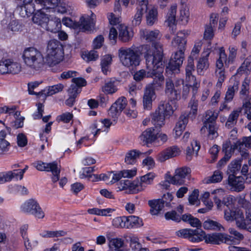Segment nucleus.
I'll use <instances>...</instances> for the list:
<instances>
[{
	"label": "nucleus",
	"mask_w": 251,
	"mask_h": 251,
	"mask_svg": "<svg viewBox=\"0 0 251 251\" xmlns=\"http://www.w3.org/2000/svg\"><path fill=\"white\" fill-rule=\"evenodd\" d=\"M146 50L144 52V58L146 60V69L147 71L144 69L136 72L133 76L136 81H140L146 76L147 77H153V81L155 84L160 86L164 81V77L162 74L158 73L156 70L163 65V54L161 47L159 44H156L151 47L148 46H145Z\"/></svg>",
	"instance_id": "1"
},
{
	"label": "nucleus",
	"mask_w": 251,
	"mask_h": 251,
	"mask_svg": "<svg viewBox=\"0 0 251 251\" xmlns=\"http://www.w3.org/2000/svg\"><path fill=\"white\" fill-rule=\"evenodd\" d=\"M203 240L206 243L219 245L224 243L229 245V251H245L244 248L232 245L234 242V239L229 235L221 233H215L205 235L204 231L193 230L192 235L190 236L189 241L192 242H199Z\"/></svg>",
	"instance_id": "2"
},
{
	"label": "nucleus",
	"mask_w": 251,
	"mask_h": 251,
	"mask_svg": "<svg viewBox=\"0 0 251 251\" xmlns=\"http://www.w3.org/2000/svg\"><path fill=\"white\" fill-rule=\"evenodd\" d=\"M186 41L183 37L177 36L172 41L173 45L178 46L179 50L176 51L174 56L171 59L168 66L166 68V72H172L173 74L178 73L179 68L182 65L184 58V50Z\"/></svg>",
	"instance_id": "3"
},
{
	"label": "nucleus",
	"mask_w": 251,
	"mask_h": 251,
	"mask_svg": "<svg viewBox=\"0 0 251 251\" xmlns=\"http://www.w3.org/2000/svg\"><path fill=\"white\" fill-rule=\"evenodd\" d=\"M23 57L25 64L33 71H40L44 67V57L41 52L34 48L25 50Z\"/></svg>",
	"instance_id": "4"
},
{
	"label": "nucleus",
	"mask_w": 251,
	"mask_h": 251,
	"mask_svg": "<svg viewBox=\"0 0 251 251\" xmlns=\"http://www.w3.org/2000/svg\"><path fill=\"white\" fill-rule=\"evenodd\" d=\"M118 57L121 64L128 69L139 66L141 62L140 55L138 51L131 48H121L118 50Z\"/></svg>",
	"instance_id": "5"
},
{
	"label": "nucleus",
	"mask_w": 251,
	"mask_h": 251,
	"mask_svg": "<svg viewBox=\"0 0 251 251\" xmlns=\"http://www.w3.org/2000/svg\"><path fill=\"white\" fill-rule=\"evenodd\" d=\"M243 140L241 139L237 141L233 145H231L229 141H226L223 144L222 150L225 153L224 156L219 161V165H224L231 158L232 153L235 150H237L243 157L246 158L249 156V153L246 149V147Z\"/></svg>",
	"instance_id": "6"
},
{
	"label": "nucleus",
	"mask_w": 251,
	"mask_h": 251,
	"mask_svg": "<svg viewBox=\"0 0 251 251\" xmlns=\"http://www.w3.org/2000/svg\"><path fill=\"white\" fill-rule=\"evenodd\" d=\"M183 82L182 79L176 78L174 75L166 78L164 91L170 100H177L180 98V90Z\"/></svg>",
	"instance_id": "7"
},
{
	"label": "nucleus",
	"mask_w": 251,
	"mask_h": 251,
	"mask_svg": "<svg viewBox=\"0 0 251 251\" xmlns=\"http://www.w3.org/2000/svg\"><path fill=\"white\" fill-rule=\"evenodd\" d=\"M174 110L169 102L161 101L155 111L151 115V122L156 127H161L165 124V118L173 114Z\"/></svg>",
	"instance_id": "8"
},
{
	"label": "nucleus",
	"mask_w": 251,
	"mask_h": 251,
	"mask_svg": "<svg viewBox=\"0 0 251 251\" xmlns=\"http://www.w3.org/2000/svg\"><path fill=\"white\" fill-rule=\"evenodd\" d=\"M190 174V168L187 167H182L176 170L174 176L167 174L165 178L169 183H172L174 185H180L185 184L186 179H189Z\"/></svg>",
	"instance_id": "9"
},
{
	"label": "nucleus",
	"mask_w": 251,
	"mask_h": 251,
	"mask_svg": "<svg viewBox=\"0 0 251 251\" xmlns=\"http://www.w3.org/2000/svg\"><path fill=\"white\" fill-rule=\"evenodd\" d=\"M21 70L20 64L12 59L2 58L0 60V74L1 75L16 74Z\"/></svg>",
	"instance_id": "10"
},
{
	"label": "nucleus",
	"mask_w": 251,
	"mask_h": 251,
	"mask_svg": "<svg viewBox=\"0 0 251 251\" xmlns=\"http://www.w3.org/2000/svg\"><path fill=\"white\" fill-rule=\"evenodd\" d=\"M34 167L40 171H50L53 176L52 180L54 182L57 181L59 178V174L60 170L58 168L57 163L56 162H53L50 163H47L39 161L34 164Z\"/></svg>",
	"instance_id": "11"
},
{
	"label": "nucleus",
	"mask_w": 251,
	"mask_h": 251,
	"mask_svg": "<svg viewBox=\"0 0 251 251\" xmlns=\"http://www.w3.org/2000/svg\"><path fill=\"white\" fill-rule=\"evenodd\" d=\"M117 185L119 191H125L126 194H136L143 191L142 186L138 185L137 181H132L127 179L121 180Z\"/></svg>",
	"instance_id": "12"
},
{
	"label": "nucleus",
	"mask_w": 251,
	"mask_h": 251,
	"mask_svg": "<svg viewBox=\"0 0 251 251\" xmlns=\"http://www.w3.org/2000/svg\"><path fill=\"white\" fill-rule=\"evenodd\" d=\"M96 16L91 12V16L84 14L80 18L79 21L75 23V27L83 31H90L94 28Z\"/></svg>",
	"instance_id": "13"
},
{
	"label": "nucleus",
	"mask_w": 251,
	"mask_h": 251,
	"mask_svg": "<svg viewBox=\"0 0 251 251\" xmlns=\"http://www.w3.org/2000/svg\"><path fill=\"white\" fill-rule=\"evenodd\" d=\"M155 84L152 82L148 85L143 96V105L145 109L150 110L152 107V99L155 95L154 87Z\"/></svg>",
	"instance_id": "14"
},
{
	"label": "nucleus",
	"mask_w": 251,
	"mask_h": 251,
	"mask_svg": "<svg viewBox=\"0 0 251 251\" xmlns=\"http://www.w3.org/2000/svg\"><path fill=\"white\" fill-rule=\"evenodd\" d=\"M227 182L231 191L239 192L245 188L244 178L241 176L229 175Z\"/></svg>",
	"instance_id": "15"
},
{
	"label": "nucleus",
	"mask_w": 251,
	"mask_h": 251,
	"mask_svg": "<svg viewBox=\"0 0 251 251\" xmlns=\"http://www.w3.org/2000/svg\"><path fill=\"white\" fill-rule=\"evenodd\" d=\"M218 116V113L212 110H207L203 115L202 122L203 126L201 129V133L204 134L206 132L207 126L216 124V121Z\"/></svg>",
	"instance_id": "16"
},
{
	"label": "nucleus",
	"mask_w": 251,
	"mask_h": 251,
	"mask_svg": "<svg viewBox=\"0 0 251 251\" xmlns=\"http://www.w3.org/2000/svg\"><path fill=\"white\" fill-rule=\"evenodd\" d=\"M137 11L132 21V25L135 26L140 24L143 13L147 12L149 0H137Z\"/></svg>",
	"instance_id": "17"
},
{
	"label": "nucleus",
	"mask_w": 251,
	"mask_h": 251,
	"mask_svg": "<svg viewBox=\"0 0 251 251\" xmlns=\"http://www.w3.org/2000/svg\"><path fill=\"white\" fill-rule=\"evenodd\" d=\"M180 150L176 146L169 147L160 152L158 155V159L161 162H163L171 158L178 155Z\"/></svg>",
	"instance_id": "18"
},
{
	"label": "nucleus",
	"mask_w": 251,
	"mask_h": 251,
	"mask_svg": "<svg viewBox=\"0 0 251 251\" xmlns=\"http://www.w3.org/2000/svg\"><path fill=\"white\" fill-rule=\"evenodd\" d=\"M127 104V100L125 97H122L118 99L114 103L109 110V114L112 117H115L117 114L122 112Z\"/></svg>",
	"instance_id": "19"
},
{
	"label": "nucleus",
	"mask_w": 251,
	"mask_h": 251,
	"mask_svg": "<svg viewBox=\"0 0 251 251\" xmlns=\"http://www.w3.org/2000/svg\"><path fill=\"white\" fill-rule=\"evenodd\" d=\"M158 131L154 127L148 128L139 136L141 141L145 144L151 143L157 138Z\"/></svg>",
	"instance_id": "20"
},
{
	"label": "nucleus",
	"mask_w": 251,
	"mask_h": 251,
	"mask_svg": "<svg viewBox=\"0 0 251 251\" xmlns=\"http://www.w3.org/2000/svg\"><path fill=\"white\" fill-rule=\"evenodd\" d=\"M177 6L176 4L172 5L168 14L166 22L167 23L172 33L174 34L176 30V12Z\"/></svg>",
	"instance_id": "21"
},
{
	"label": "nucleus",
	"mask_w": 251,
	"mask_h": 251,
	"mask_svg": "<svg viewBox=\"0 0 251 251\" xmlns=\"http://www.w3.org/2000/svg\"><path fill=\"white\" fill-rule=\"evenodd\" d=\"M143 36L144 38L147 41L152 42L151 46L149 45H145L143 46V48L145 50V51H146V50L145 49V46H150V47H151L152 45L156 44H159L161 47L162 50H163L162 45L159 43L155 42L156 40L160 39V32L158 30H155L153 31L146 30L143 31ZM162 54L163 55V53Z\"/></svg>",
	"instance_id": "22"
},
{
	"label": "nucleus",
	"mask_w": 251,
	"mask_h": 251,
	"mask_svg": "<svg viewBox=\"0 0 251 251\" xmlns=\"http://www.w3.org/2000/svg\"><path fill=\"white\" fill-rule=\"evenodd\" d=\"M136 175V171L133 170H123L120 172H110V177L111 178V184L114 183L123 177H131Z\"/></svg>",
	"instance_id": "23"
},
{
	"label": "nucleus",
	"mask_w": 251,
	"mask_h": 251,
	"mask_svg": "<svg viewBox=\"0 0 251 251\" xmlns=\"http://www.w3.org/2000/svg\"><path fill=\"white\" fill-rule=\"evenodd\" d=\"M188 117L189 114L184 113L179 118L175 128L176 138L179 137L181 135L183 130L185 128L188 122Z\"/></svg>",
	"instance_id": "24"
},
{
	"label": "nucleus",
	"mask_w": 251,
	"mask_h": 251,
	"mask_svg": "<svg viewBox=\"0 0 251 251\" xmlns=\"http://www.w3.org/2000/svg\"><path fill=\"white\" fill-rule=\"evenodd\" d=\"M61 23L60 20L56 17H49L47 26L45 29L53 33H56L61 28Z\"/></svg>",
	"instance_id": "25"
},
{
	"label": "nucleus",
	"mask_w": 251,
	"mask_h": 251,
	"mask_svg": "<svg viewBox=\"0 0 251 251\" xmlns=\"http://www.w3.org/2000/svg\"><path fill=\"white\" fill-rule=\"evenodd\" d=\"M165 201L162 199L150 200L148 204L151 207L150 212L152 215H156L164 207Z\"/></svg>",
	"instance_id": "26"
},
{
	"label": "nucleus",
	"mask_w": 251,
	"mask_h": 251,
	"mask_svg": "<svg viewBox=\"0 0 251 251\" xmlns=\"http://www.w3.org/2000/svg\"><path fill=\"white\" fill-rule=\"evenodd\" d=\"M49 16L48 15L38 11L32 17L33 22L37 25L40 26L43 29L47 26Z\"/></svg>",
	"instance_id": "27"
},
{
	"label": "nucleus",
	"mask_w": 251,
	"mask_h": 251,
	"mask_svg": "<svg viewBox=\"0 0 251 251\" xmlns=\"http://www.w3.org/2000/svg\"><path fill=\"white\" fill-rule=\"evenodd\" d=\"M234 220L236 222V226L241 229L247 228V226L251 224V221H247V216L245 219L243 212L239 209H237Z\"/></svg>",
	"instance_id": "28"
},
{
	"label": "nucleus",
	"mask_w": 251,
	"mask_h": 251,
	"mask_svg": "<svg viewBox=\"0 0 251 251\" xmlns=\"http://www.w3.org/2000/svg\"><path fill=\"white\" fill-rule=\"evenodd\" d=\"M133 36V33L128 31L125 25H120L119 27V39L123 42L129 41Z\"/></svg>",
	"instance_id": "29"
},
{
	"label": "nucleus",
	"mask_w": 251,
	"mask_h": 251,
	"mask_svg": "<svg viewBox=\"0 0 251 251\" xmlns=\"http://www.w3.org/2000/svg\"><path fill=\"white\" fill-rule=\"evenodd\" d=\"M62 50V45L56 40H50L47 46V52L61 55Z\"/></svg>",
	"instance_id": "30"
},
{
	"label": "nucleus",
	"mask_w": 251,
	"mask_h": 251,
	"mask_svg": "<svg viewBox=\"0 0 251 251\" xmlns=\"http://www.w3.org/2000/svg\"><path fill=\"white\" fill-rule=\"evenodd\" d=\"M67 232L63 230H45L40 233V235L45 238H54L65 236Z\"/></svg>",
	"instance_id": "31"
},
{
	"label": "nucleus",
	"mask_w": 251,
	"mask_h": 251,
	"mask_svg": "<svg viewBox=\"0 0 251 251\" xmlns=\"http://www.w3.org/2000/svg\"><path fill=\"white\" fill-rule=\"evenodd\" d=\"M200 149V145L196 140H194L191 142L190 146H188L186 150V158L188 160L192 159L193 155H198V151Z\"/></svg>",
	"instance_id": "32"
},
{
	"label": "nucleus",
	"mask_w": 251,
	"mask_h": 251,
	"mask_svg": "<svg viewBox=\"0 0 251 251\" xmlns=\"http://www.w3.org/2000/svg\"><path fill=\"white\" fill-rule=\"evenodd\" d=\"M69 98L66 100V104L70 106H72L75 101V99L78 94L80 93V90L77 88L76 86L71 85L68 89Z\"/></svg>",
	"instance_id": "33"
},
{
	"label": "nucleus",
	"mask_w": 251,
	"mask_h": 251,
	"mask_svg": "<svg viewBox=\"0 0 251 251\" xmlns=\"http://www.w3.org/2000/svg\"><path fill=\"white\" fill-rule=\"evenodd\" d=\"M143 153L139 151L134 150L128 151L126 156L125 160L127 164H133L136 162L137 158Z\"/></svg>",
	"instance_id": "34"
},
{
	"label": "nucleus",
	"mask_w": 251,
	"mask_h": 251,
	"mask_svg": "<svg viewBox=\"0 0 251 251\" xmlns=\"http://www.w3.org/2000/svg\"><path fill=\"white\" fill-rule=\"evenodd\" d=\"M241 112L244 110L245 114H246L247 118L251 120V96H247L243 100L242 107H239Z\"/></svg>",
	"instance_id": "35"
},
{
	"label": "nucleus",
	"mask_w": 251,
	"mask_h": 251,
	"mask_svg": "<svg viewBox=\"0 0 251 251\" xmlns=\"http://www.w3.org/2000/svg\"><path fill=\"white\" fill-rule=\"evenodd\" d=\"M240 113L241 109H240L239 108L236 110L233 111L228 116L226 123V126L228 128H230L233 127L237 123Z\"/></svg>",
	"instance_id": "36"
},
{
	"label": "nucleus",
	"mask_w": 251,
	"mask_h": 251,
	"mask_svg": "<svg viewBox=\"0 0 251 251\" xmlns=\"http://www.w3.org/2000/svg\"><path fill=\"white\" fill-rule=\"evenodd\" d=\"M238 203L240 206L245 209L247 221H251V203L244 198H240Z\"/></svg>",
	"instance_id": "37"
},
{
	"label": "nucleus",
	"mask_w": 251,
	"mask_h": 251,
	"mask_svg": "<svg viewBox=\"0 0 251 251\" xmlns=\"http://www.w3.org/2000/svg\"><path fill=\"white\" fill-rule=\"evenodd\" d=\"M209 53L205 56H203L199 59L197 65V72L199 74H201L203 71L207 70L209 67V62L208 60V56Z\"/></svg>",
	"instance_id": "38"
},
{
	"label": "nucleus",
	"mask_w": 251,
	"mask_h": 251,
	"mask_svg": "<svg viewBox=\"0 0 251 251\" xmlns=\"http://www.w3.org/2000/svg\"><path fill=\"white\" fill-rule=\"evenodd\" d=\"M112 57L111 55L106 54L103 56L101 59V70L104 74L106 75L112 63Z\"/></svg>",
	"instance_id": "39"
},
{
	"label": "nucleus",
	"mask_w": 251,
	"mask_h": 251,
	"mask_svg": "<svg viewBox=\"0 0 251 251\" xmlns=\"http://www.w3.org/2000/svg\"><path fill=\"white\" fill-rule=\"evenodd\" d=\"M60 56L58 54L53 53L47 52L46 56L45 64L47 63L48 65L51 66L58 64L61 60Z\"/></svg>",
	"instance_id": "40"
},
{
	"label": "nucleus",
	"mask_w": 251,
	"mask_h": 251,
	"mask_svg": "<svg viewBox=\"0 0 251 251\" xmlns=\"http://www.w3.org/2000/svg\"><path fill=\"white\" fill-rule=\"evenodd\" d=\"M181 219L184 222H188L193 227L198 228L201 226V221L198 218L192 216L191 214H184L182 216Z\"/></svg>",
	"instance_id": "41"
},
{
	"label": "nucleus",
	"mask_w": 251,
	"mask_h": 251,
	"mask_svg": "<svg viewBox=\"0 0 251 251\" xmlns=\"http://www.w3.org/2000/svg\"><path fill=\"white\" fill-rule=\"evenodd\" d=\"M241 166V164L240 160H235L233 161L229 165L227 172L229 175L233 174L234 176H236L240 172Z\"/></svg>",
	"instance_id": "42"
},
{
	"label": "nucleus",
	"mask_w": 251,
	"mask_h": 251,
	"mask_svg": "<svg viewBox=\"0 0 251 251\" xmlns=\"http://www.w3.org/2000/svg\"><path fill=\"white\" fill-rule=\"evenodd\" d=\"M127 228H131L133 227H140L143 225L142 220L138 217L129 216L126 217Z\"/></svg>",
	"instance_id": "43"
},
{
	"label": "nucleus",
	"mask_w": 251,
	"mask_h": 251,
	"mask_svg": "<svg viewBox=\"0 0 251 251\" xmlns=\"http://www.w3.org/2000/svg\"><path fill=\"white\" fill-rule=\"evenodd\" d=\"M203 227L205 229H212L221 231L223 227L218 222L212 220H207L203 223Z\"/></svg>",
	"instance_id": "44"
},
{
	"label": "nucleus",
	"mask_w": 251,
	"mask_h": 251,
	"mask_svg": "<svg viewBox=\"0 0 251 251\" xmlns=\"http://www.w3.org/2000/svg\"><path fill=\"white\" fill-rule=\"evenodd\" d=\"M39 85V83L37 81L28 83V90L29 93L31 95H36L39 98L42 97L43 99H46L45 90H41L39 92H34L33 91Z\"/></svg>",
	"instance_id": "45"
},
{
	"label": "nucleus",
	"mask_w": 251,
	"mask_h": 251,
	"mask_svg": "<svg viewBox=\"0 0 251 251\" xmlns=\"http://www.w3.org/2000/svg\"><path fill=\"white\" fill-rule=\"evenodd\" d=\"M112 225L116 228H127L126 217L122 216L115 218L113 220Z\"/></svg>",
	"instance_id": "46"
},
{
	"label": "nucleus",
	"mask_w": 251,
	"mask_h": 251,
	"mask_svg": "<svg viewBox=\"0 0 251 251\" xmlns=\"http://www.w3.org/2000/svg\"><path fill=\"white\" fill-rule=\"evenodd\" d=\"M186 78L188 81H195V77L192 75V72L194 71V63L191 58L188 59V64L185 69Z\"/></svg>",
	"instance_id": "47"
},
{
	"label": "nucleus",
	"mask_w": 251,
	"mask_h": 251,
	"mask_svg": "<svg viewBox=\"0 0 251 251\" xmlns=\"http://www.w3.org/2000/svg\"><path fill=\"white\" fill-rule=\"evenodd\" d=\"M239 84V81L235 80L233 85L228 87L225 97L226 101H231L232 100L235 92L238 89Z\"/></svg>",
	"instance_id": "48"
},
{
	"label": "nucleus",
	"mask_w": 251,
	"mask_h": 251,
	"mask_svg": "<svg viewBox=\"0 0 251 251\" xmlns=\"http://www.w3.org/2000/svg\"><path fill=\"white\" fill-rule=\"evenodd\" d=\"M154 177V174L151 173H148L140 177V182L137 181L138 185H141L143 187V190H144L146 187L145 184L147 185L151 184Z\"/></svg>",
	"instance_id": "49"
},
{
	"label": "nucleus",
	"mask_w": 251,
	"mask_h": 251,
	"mask_svg": "<svg viewBox=\"0 0 251 251\" xmlns=\"http://www.w3.org/2000/svg\"><path fill=\"white\" fill-rule=\"evenodd\" d=\"M227 57L223 48L220 49L219 58L216 62L217 69H222L224 68V64H226Z\"/></svg>",
	"instance_id": "50"
},
{
	"label": "nucleus",
	"mask_w": 251,
	"mask_h": 251,
	"mask_svg": "<svg viewBox=\"0 0 251 251\" xmlns=\"http://www.w3.org/2000/svg\"><path fill=\"white\" fill-rule=\"evenodd\" d=\"M37 201L33 199H30L25 201L22 206L23 211L25 213H31Z\"/></svg>",
	"instance_id": "51"
},
{
	"label": "nucleus",
	"mask_w": 251,
	"mask_h": 251,
	"mask_svg": "<svg viewBox=\"0 0 251 251\" xmlns=\"http://www.w3.org/2000/svg\"><path fill=\"white\" fill-rule=\"evenodd\" d=\"M218 127L216 124L208 125L207 126V129L206 131H208L207 137L210 140H213L218 136V133L217 132Z\"/></svg>",
	"instance_id": "52"
},
{
	"label": "nucleus",
	"mask_w": 251,
	"mask_h": 251,
	"mask_svg": "<svg viewBox=\"0 0 251 251\" xmlns=\"http://www.w3.org/2000/svg\"><path fill=\"white\" fill-rule=\"evenodd\" d=\"M130 248L132 250L142 251V250H146V248H143L141 244L139 242V239L137 237H130Z\"/></svg>",
	"instance_id": "53"
},
{
	"label": "nucleus",
	"mask_w": 251,
	"mask_h": 251,
	"mask_svg": "<svg viewBox=\"0 0 251 251\" xmlns=\"http://www.w3.org/2000/svg\"><path fill=\"white\" fill-rule=\"evenodd\" d=\"M64 88V86L62 84H58L53 86H49L48 92L46 93V97L47 96H51L55 93L61 91Z\"/></svg>",
	"instance_id": "54"
},
{
	"label": "nucleus",
	"mask_w": 251,
	"mask_h": 251,
	"mask_svg": "<svg viewBox=\"0 0 251 251\" xmlns=\"http://www.w3.org/2000/svg\"><path fill=\"white\" fill-rule=\"evenodd\" d=\"M165 219L167 220H172L176 222H179L182 220L181 217L175 210L167 212L165 214Z\"/></svg>",
	"instance_id": "55"
},
{
	"label": "nucleus",
	"mask_w": 251,
	"mask_h": 251,
	"mask_svg": "<svg viewBox=\"0 0 251 251\" xmlns=\"http://www.w3.org/2000/svg\"><path fill=\"white\" fill-rule=\"evenodd\" d=\"M102 91L107 94L115 93L117 91V88L114 84V82L109 81L106 83L102 87Z\"/></svg>",
	"instance_id": "56"
},
{
	"label": "nucleus",
	"mask_w": 251,
	"mask_h": 251,
	"mask_svg": "<svg viewBox=\"0 0 251 251\" xmlns=\"http://www.w3.org/2000/svg\"><path fill=\"white\" fill-rule=\"evenodd\" d=\"M215 74L218 78L217 85L218 86H221L223 82L225 81L226 78L225 69H216Z\"/></svg>",
	"instance_id": "57"
},
{
	"label": "nucleus",
	"mask_w": 251,
	"mask_h": 251,
	"mask_svg": "<svg viewBox=\"0 0 251 251\" xmlns=\"http://www.w3.org/2000/svg\"><path fill=\"white\" fill-rule=\"evenodd\" d=\"M30 214L38 219H43L45 217V213L38 202Z\"/></svg>",
	"instance_id": "58"
},
{
	"label": "nucleus",
	"mask_w": 251,
	"mask_h": 251,
	"mask_svg": "<svg viewBox=\"0 0 251 251\" xmlns=\"http://www.w3.org/2000/svg\"><path fill=\"white\" fill-rule=\"evenodd\" d=\"M30 214L38 219H43L45 217V213L38 202Z\"/></svg>",
	"instance_id": "59"
},
{
	"label": "nucleus",
	"mask_w": 251,
	"mask_h": 251,
	"mask_svg": "<svg viewBox=\"0 0 251 251\" xmlns=\"http://www.w3.org/2000/svg\"><path fill=\"white\" fill-rule=\"evenodd\" d=\"M189 18V11L186 9H182L180 11L178 21L181 22L182 25H186L188 23Z\"/></svg>",
	"instance_id": "60"
},
{
	"label": "nucleus",
	"mask_w": 251,
	"mask_h": 251,
	"mask_svg": "<svg viewBox=\"0 0 251 251\" xmlns=\"http://www.w3.org/2000/svg\"><path fill=\"white\" fill-rule=\"evenodd\" d=\"M99 57L98 52L96 50H91L88 53L83 55V58L86 61H95Z\"/></svg>",
	"instance_id": "61"
},
{
	"label": "nucleus",
	"mask_w": 251,
	"mask_h": 251,
	"mask_svg": "<svg viewBox=\"0 0 251 251\" xmlns=\"http://www.w3.org/2000/svg\"><path fill=\"white\" fill-rule=\"evenodd\" d=\"M124 245V241L121 238H115L109 244V246L111 248H114L115 250H119L122 248Z\"/></svg>",
	"instance_id": "62"
},
{
	"label": "nucleus",
	"mask_w": 251,
	"mask_h": 251,
	"mask_svg": "<svg viewBox=\"0 0 251 251\" xmlns=\"http://www.w3.org/2000/svg\"><path fill=\"white\" fill-rule=\"evenodd\" d=\"M21 1L26 13L31 14L34 12L35 9L32 4L33 0H22Z\"/></svg>",
	"instance_id": "63"
},
{
	"label": "nucleus",
	"mask_w": 251,
	"mask_h": 251,
	"mask_svg": "<svg viewBox=\"0 0 251 251\" xmlns=\"http://www.w3.org/2000/svg\"><path fill=\"white\" fill-rule=\"evenodd\" d=\"M17 143L20 147H25L27 144V139L26 136L22 133L18 134L17 136Z\"/></svg>",
	"instance_id": "64"
}]
</instances>
